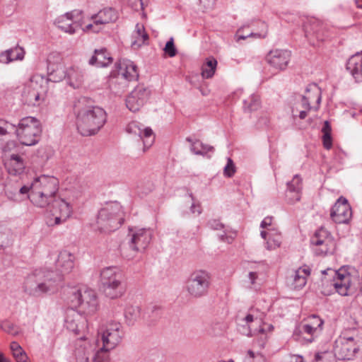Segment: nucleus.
Listing matches in <instances>:
<instances>
[{"label": "nucleus", "instance_id": "obj_1", "mask_svg": "<svg viewBox=\"0 0 362 362\" xmlns=\"http://www.w3.org/2000/svg\"><path fill=\"white\" fill-rule=\"evenodd\" d=\"M59 181L54 177L41 175L35 178L30 185H24L19 189V194L25 195L31 203L39 208H47L49 226L64 223L72 214V207L62 199H57Z\"/></svg>", "mask_w": 362, "mask_h": 362}, {"label": "nucleus", "instance_id": "obj_2", "mask_svg": "<svg viewBox=\"0 0 362 362\" xmlns=\"http://www.w3.org/2000/svg\"><path fill=\"white\" fill-rule=\"evenodd\" d=\"M75 257L69 251L60 252L56 262L57 271L36 270L25 282V291L30 295L39 296L57 290L63 276L71 272L74 267Z\"/></svg>", "mask_w": 362, "mask_h": 362}, {"label": "nucleus", "instance_id": "obj_3", "mask_svg": "<svg viewBox=\"0 0 362 362\" xmlns=\"http://www.w3.org/2000/svg\"><path fill=\"white\" fill-rule=\"evenodd\" d=\"M86 98H80L75 105L78 110L76 125L82 136L95 134L105 124L107 119L105 111L98 106H82L87 103Z\"/></svg>", "mask_w": 362, "mask_h": 362}, {"label": "nucleus", "instance_id": "obj_4", "mask_svg": "<svg viewBox=\"0 0 362 362\" xmlns=\"http://www.w3.org/2000/svg\"><path fill=\"white\" fill-rule=\"evenodd\" d=\"M124 221L122 206L117 202L108 203L102 208L96 220L97 229L110 233L119 228Z\"/></svg>", "mask_w": 362, "mask_h": 362}, {"label": "nucleus", "instance_id": "obj_5", "mask_svg": "<svg viewBox=\"0 0 362 362\" xmlns=\"http://www.w3.org/2000/svg\"><path fill=\"white\" fill-rule=\"evenodd\" d=\"M100 280L103 291L107 297L116 298L120 297L124 288L122 284L124 279L121 270L116 267H109L102 270Z\"/></svg>", "mask_w": 362, "mask_h": 362}, {"label": "nucleus", "instance_id": "obj_6", "mask_svg": "<svg viewBox=\"0 0 362 362\" xmlns=\"http://www.w3.org/2000/svg\"><path fill=\"white\" fill-rule=\"evenodd\" d=\"M212 283V276L205 269H196L192 272L185 282V291L193 298H200L206 296Z\"/></svg>", "mask_w": 362, "mask_h": 362}, {"label": "nucleus", "instance_id": "obj_7", "mask_svg": "<svg viewBox=\"0 0 362 362\" xmlns=\"http://www.w3.org/2000/svg\"><path fill=\"white\" fill-rule=\"evenodd\" d=\"M21 144L33 146L38 143L42 127L39 120L33 117L22 118L14 131Z\"/></svg>", "mask_w": 362, "mask_h": 362}, {"label": "nucleus", "instance_id": "obj_8", "mask_svg": "<svg viewBox=\"0 0 362 362\" xmlns=\"http://www.w3.org/2000/svg\"><path fill=\"white\" fill-rule=\"evenodd\" d=\"M47 81L42 77L31 79L22 92L23 100L28 105L39 106L47 97Z\"/></svg>", "mask_w": 362, "mask_h": 362}, {"label": "nucleus", "instance_id": "obj_9", "mask_svg": "<svg viewBox=\"0 0 362 362\" xmlns=\"http://www.w3.org/2000/svg\"><path fill=\"white\" fill-rule=\"evenodd\" d=\"M122 326L119 322H112L108 325L107 329L103 332L101 339L103 347L97 352L95 358L98 361L103 360L101 356L103 352H107L117 346L123 337Z\"/></svg>", "mask_w": 362, "mask_h": 362}, {"label": "nucleus", "instance_id": "obj_10", "mask_svg": "<svg viewBox=\"0 0 362 362\" xmlns=\"http://www.w3.org/2000/svg\"><path fill=\"white\" fill-rule=\"evenodd\" d=\"M359 350V346L352 337H340L335 341L334 356L339 360H351Z\"/></svg>", "mask_w": 362, "mask_h": 362}, {"label": "nucleus", "instance_id": "obj_11", "mask_svg": "<svg viewBox=\"0 0 362 362\" xmlns=\"http://www.w3.org/2000/svg\"><path fill=\"white\" fill-rule=\"evenodd\" d=\"M322 274H329L333 278L330 285L339 295L342 296L349 295V290L351 284L350 274L342 269L336 271L332 269L324 270Z\"/></svg>", "mask_w": 362, "mask_h": 362}, {"label": "nucleus", "instance_id": "obj_12", "mask_svg": "<svg viewBox=\"0 0 362 362\" xmlns=\"http://www.w3.org/2000/svg\"><path fill=\"white\" fill-rule=\"evenodd\" d=\"M311 244L318 246V255H327L335 249V242L331 233L324 227L317 229L310 240Z\"/></svg>", "mask_w": 362, "mask_h": 362}, {"label": "nucleus", "instance_id": "obj_13", "mask_svg": "<svg viewBox=\"0 0 362 362\" xmlns=\"http://www.w3.org/2000/svg\"><path fill=\"white\" fill-rule=\"evenodd\" d=\"M291 58V52L286 49H273L266 56L267 62L274 69L285 70Z\"/></svg>", "mask_w": 362, "mask_h": 362}, {"label": "nucleus", "instance_id": "obj_14", "mask_svg": "<svg viewBox=\"0 0 362 362\" xmlns=\"http://www.w3.org/2000/svg\"><path fill=\"white\" fill-rule=\"evenodd\" d=\"M331 218L337 223H347L352 217L351 208L348 200L340 197L333 207L330 213Z\"/></svg>", "mask_w": 362, "mask_h": 362}, {"label": "nucleus", "instance_id": "obj_15", "mask_svg": "<svg viewBox=\"0 0 362 362\" xmlns=\"http://www.w3.org/2000/svg\"><path fill=\"white\" fill-rule=\"evenodd\" d=\"M150 93V90L143 85L136 86L126 99L127 107L134 112L139 111L148 100Z\"/></svg>", "mask_w": 362, "mask_h": 362}, {"label": "nucleus", "instance_id": "obj_16", "mask_svg": "<svg viewBox=\"0 0 362 362\" xmlns=\"http://www.w3.org/2000/svg\"><path fill=\"white\" fill-rule=\"evenodd\" d=\"M81 11L75 10L58 17L54 24L62 30L69 34L74 33L80 28L78 21L80 20Z\"/></svg>", "mask_w": 362, "mask_h": 362}, {"label": "nucleus", "instance_id": "obj_17", "mask_svg": "<svg viewBox=\"0 0 362 362\" xmlns=\"http://www.w3.org/2000/svg\"><path fill=\"white\" fill-rule=\"evenodd\" d=\"M323 323V320L320 317L313 315L308 318L307 323L299 327L301 333L309 335L308 338L304 337L307 342L311 343L313 341L315 337L321 332Z\"/></svg>", "mask_w": 362, "mask_h": 362}, {"label": "nucleus", "instance_id": "obj_18", "mask_svg": "<svg viewBox=\"0 0 362 362\" xmlns=\"http://www.w3.org/2000/svg\"><path fill=\"white\" fill-rule=\"evenodd\" d=\"M151 236L152 234L149 230L139 229L132 234L129 246L134 251L143 252L148 246Z\"/></svg>", "mask_w": 362, "mask_h": 362}, {"label": "nucleus", "instance_id": "obj_19", "mask_svg": "<svg viewBox=\"0 0 362 362\" xmlns=\"http://www.w3.org/2000/svg\"><path fill=\"white\" fill-rule=\"evenodd\" d=\"M80 301H81V304L79 305L80 312L86 314H92L97 310L98 300L96 294L93 290L83 288Z\"/></svg>", "mask_w": 362, "mask_h": 362}, {"label": "nucleus", "instance_id": "obj_20", "mask_svg": "<svg viewBox=\"0 0 362 362\" xmlns=\"http://www.w3.org/2000/svg\"><path fill=\"white\" fill-rule=\"evenodd\" d=\"M4 166L9 175H21L25 168V162L23 157L19 154L9 155L8 158L4 160Z\"/></svg>", "mask_w": 362, "mask_h": 362}, {"label": "nucleus", "instance_id": "obj_21", "mask_svg": "<svg viewBox=\"0 0 362 362\" xmlns=\"http://www.w3.org/2000/svg\"><path fill=\"white\" fill-rule=\"evenodd\" d=\"M117 18V14L114 9L107 8L100 10L91 17V19L94 21L95 27H97L93 30V33H98L102 29V25L114 22Z\"/></svg>", "mask_w": 362, "mask_h": 362}, {"label": "nucleus", "instance_id": "obj_22", "mask_svg": "<svg viewBox=\"0 0 362 362\" xmlns=\"http://www.w3.org/2000/svg\"><path fill=\"white\" fill-rule=\"evenodd\" d=\"M118 66L121 80L127 82L137 80L139 78L137 66L133 62L124 59L119 62Z\"/></svg>", "mask_w": 362, "mask_h": 362}, {"label": "nucleus", "instance_id": "obj_23", "mask_svg": "<svg viewBox=\"0 0 362 362\" xmlns=\"http://www.w3.org/2000/svg\"><path fill=\"white\" fill-rule=\"evenodd\" d=\"M361 52L352 55L346 63V70L351 74L356 82L362 81V57Z\"/></svg>", "mask_w": 362, "mask_h": 362}, {"label": "nucleus", "instance_id": "obj_24", "mask_svg": "<svg viewBox=\"0 0 362 362\" xmlns=\"http://www.w3.org/2000/svg\"><path fill=\"white\" fill-rule=\"evenodd\" d=\"M52 54L47 58L48 80L54 83L65 81L68 68L61 64L51 62Z\"/></svg>", "mask_w": 362, "mask_h": 362}, {"label": "nucleus", "instance_id": "obj_25", "mask_svg": "<svg viewBox=\"0 0 362 362\" xmlns=\"http://www.w3.org/2000/svg\"><path fill=\"white\" fill-rule=\"evenodd\" d=\"M112 60V57L107 49L101 48L95 50L94 54L89 60V64L98 67H105L110 64Z\"/></svg>", "mask_w": 362, "mask_h": 362}, {"label": "nucleus", "instance_id": "obj_26", "mask_svg": "<svg viewBox=\"0 0 362 362\" xmlns=\"http://www.w3.org/2000/svg\"><path fill=\"white\" fill-rule=\"evenodd\" d=\"M84 76L81 70L76 67H69L67 69L65 81L71 88L76 89L83 83Z\"/></svg>", "mask_w": 362, "mask_h": 362}, {"label": "nucleus", "instance_id": "obj_27", "mask_svg": "<svg viewBox=\"0 0 362 362\" xmlns=\"http://www.w3.org/2000/svg\"><path fill=\"white\" fill-rule=\"evenodd\" d=\"M321 27L319 22L316 20H313L310 23L305 25L304 30L305 35L310 42V43L315 44L313 37H315L317 41H322L324 38L321 34Z\"/></svg>", "mask_w": 362, "mask_h": 362}, {"label": "nucleus", "instance_id": "obj_28", "mask_svg": "<svg viewBox=\"0 0 362 362\" xmlns=\"http://www.w3.org/2000/svg\"><path fill=\"white\" fill-rule=\"evenodd\" d=\"M25 51L22 47H16L0 53V62L8 64L15 60H22Z\"/></svg>", "mask_w": 362, "mask_h": 362}, {"label": "nucleus", "instance_id": "obj_29", "mask_svg": "<svg viewBox=\"0 0 362 362\" xmlns=\"http://www.w3.org/2000/svg\"><path fill=\"white\" fill-rule=\"evenodd\" d=\"M81 290L82 288L76 287L69 288L65 290L64 292L67 296L66 300L71 309L79 308V305L81 304V301H80Z\"/></svg>", "mask_w": 362, "mask_h": 362}, {"label": "nucleus", "instance_id": "obj_30", "mask_svg": "<svg viewBox=\"0 0 362 362\" xmlns=\"http://www.w3.org/2000/svg\"><path fill=\"white\" fill-rule=\"evenodd\" d=\"M217 66V61L214 57L207 58L206 62L202 67V75L203 78H210L215 73Z\"/></svg>", "mask_w": 362, "mask_h": 362}, {"label": "nucleus", "instance_id": "obj_31", "mask_svg": "<svg viewBox=\"0 0 362 362\" xmlns=\"http://www.w3.org/2000/svg\"><path fill=\"white\" fill-rule=\"evenodd\" d=\"M134 37L136 38V40L132 42V45H137L138 47H140L141 45L144 44L145 42L148 39V35L145 32L143 25H140L139 23L136 24Z\"/></svg>", "mask_w": 362, "mask_h": 362}, {"label": "nucleus", "instance_id": "obj_32", "mask_svg": "<svg viewBox=\"0 0 362 362\" xmlns=\"http://www.w3.org/2000/svg\"><path fill=\"white\" fill-rule=\"evenodd\" d=\"M260 105L259 96L255 94L251 95L243 100V108L245 111L252 112L257 110Z\"/></svg>", "mask_w": 362, "mask_h": 362}, {"label": "nucleus", "instance_id": "obj_33", "mask_svg": "<svg viewBox=\"0 0 362 362\" xmlns=\"http://www.w3.org/2000/svg\"><path fill=\"white\" fill-rule=\"evenodd\" d=\"M214 148L212 146L203 144L199 141H196L191 146V151L197 155H204L208 152H213Z\"/></svg>", "mask_w": 362, "mask_h": 362}, {"label": "nucleus", "instance_id": "obj_34", "mask_svg": "<svg viewBox=\"0 0 362 362\" xmlns=\"http://www.w3.org/2000/svg\"><path fill=\"white\" fill-rule=\"evenodd\" d=\"M140 310L139 307L129 306L125 309L124 317L128 325H133L139 318Z\"/></svg>", "mask_w": 362, "mask_h": 362}, {"label": "nucleus", "instance_id": "obj_35", "mask_svg": "<svg viewBox=\"0 0 362 362\" xmlns=\"http://www.w3.org/2000/svg\"><path fill=\"white\" fill-rule=\"evenodd\" d=\"M142 136L140 137L143 139L144 148H148L154 141L155 136L150 127H142Z\"/></svg>", "mask_w": 362, "mask_h": 362}, {"label": "nucleus", "instance_id": "obj_36", "mask_svg": "<svg viewBox=\"0 0 362 362\" xmlns=\"http://www.w3.org/2000/svg\"><path fill=\"white\" fill-rule=\"evenodd\" d=\"M19 145L15 141H9L3 148V158H8L9 155L18 154L17 153Z\"/></svg>", "mask_w": 362, "mask_h": 362}, {"label": "nucleus", "instance_id": "obj_37", "mask_svg": "<svg viewBox=\"0 0 362 362\" xmlns=\"http://www.w3.org/2000/svg\"><path fill=\"white\" fill-rule=\"evenodd\" d=\"M142 127L143 124H140L138 122L133 121L128 124V125L126 127V131L128 134L136 135L139 136V137H141Z\"/></svg>", "mask_w": 362, "mask_h": 362}, {"label": "nucleus", "instance_id": "obj_38", "mask_svg": "<svg viewBox=\"0 0 362 362\" xmlns=\"http://www.w3.org/2000/svg\"><path fill=\"white\" fill-rule=\"evenodd\" d=\"M78 319L68 316L65 320V326L70 332L75 334H78L81 332L79 325L77 323Z\"/></svg>", "mask_w": 362, "mask_h": 362}, {"label": "nucleus", "instance_id": "obj_39", "mask_svg": "<svg viewBox=\"0 0 362 362\" xmlns=\"http://www.w3.org/2000/svg\"><path fill=\"white\" fill-rule=\"evenodd\" d=\"M120 78L118 77L116 81H112L110 86L112 92L115 95H120L122 94L127 87V82L118 81Z\"/></svg>", "mask_w": 362, "mask_h": 362}, {"label": "nucleus", "instance_id": "obj_40", "mask_svg": "<svg viewBox=\"0 0 362 362\" xmlns=\"http://www.w3.org/2000/svg\"><path fill=\"white\" fill-rule=\"evenodd\" d=\"M302 189V180L296 175L291 182L287 183V190L301 192Z\"/></svg>", "mask_w": 362, "mask_h": 362}, {"label": "nucleus", "instance_id": "obj_41", "mask_svg": "<svg viewBox=\"0 0 362 362\" xmlns=\"http://www.w3.org/2000/svg\"><path fill=\"white\" fill-rule=\"evenodd\" d=\"M1 328L5 332L12 335H16L19 332L18 327L9 321L3 322L1 325Z\"/></svg>", "mask_w": 362, "mask_h": 362}, {"label": "nucleus", "instance_id": "obj_42", "mask_svg": "<svg viewBox=\"0 0 362 362\" xmlns=\"http://www.w3.org/2000/svg\"><path fill=\"white\" fill-rule=\"evenodd\" d=\"M16 125L8 122L1 120L0 121V136L8 134L11 131H15Z\"/></svg>", "mask_w": 362, "mask_h": 362}, {"label": "nucleus", "instance_id": "obj_43", "mask_svg": "<svg viewBox=\"0 0 362 362\" xmlns=\"http://www.w3.org/2000/svg\"><path fill=\"white\" fill-rule=\"evenodd\" d=\"M306 284V279L296 270L293 275V286L296 289L301 288Z\"/></svg>", "mask_w": 362, "mask_h": 362}, {"label": "nucleus", "instance_id": "obj_44", "mask_svg": "<svg viewBox=\"0 0 362 362\" xmlns=\"http://www.w3.org/2000/svg\"><path fill=\"white\" fill-rule=\"evenodd\" d=\"M281 238L280 235H278L273 238L269 235V238L267 240L266 245L267 248L269 250H274L276 247H279L281 245Z\"/></svg>", "mask_w": 362, "mask_h": 362}, {"label": "nucleus", "instance_id": "obj_45", "mask_svg": "<svg viewBox=\"0 0 362 362\" xmlns=\"http://www.w3.org/2000/svg\"><path fill=\"white\" fill-rule=\"evenodd\" d=\"M164 52L170 57H173L177 54V49L175 47L173 38L171 37L165 44Z\"/></svg>", "mask_w": 362, "mask_h": 362}, {"label": "nucleus", "instance_id": "obj_46", "mask_svg": "<svg viewBox=\"0 0 362 362\" xmlns=\"http://www.w3.org/2000/svg\"><path fill=\"white\" fill-rule=\"evenodd\" d=\"M286 200L289 204H294L300 199V192L286 190Z\"/></svg>", "mask_w": 362, "mask_h": 362}, {"label": "nucleus", "instance_id": "obj_47", "mask_svg": "<svg viewBox=\"0 0 362 362\" xmlns=\"http://www.w3.org/2000/svg\"><path fill=\"white\" fill-rule=\"evenodd\" d=\"M189 197L192 200V204L190 206V211L192 214H197V216L200 215L202 212V209L199 202L196 203L194 197L192 192L189 193Z\"/></svg>", "mask_w": 362, "mask_h": 362}, {"label": "nucleus", "instance_id": "obj_48", "mask_svg": "<svg viewBox=\"0 0 362 362\" xmlns=\"http://www.w3.org/2000/svg\"><path fill=\"white\" fill-rule=\"evenodd\" d=\"M235 172V168L231 158H228V162L224 168V175L228 177H232Z\"/></svg>", "mask_w": 362, "mask_h": 362}, {"label": "nucleus", "instance_id": "obj_49", "mask_svg": "<svg viewBox=\"0 0 362 362\" xmlns=\"http://www.w3.org/2000/svg\"><path fill=\"white\" fill-rule=\"evenodd\" d=\"M223 331L222 325L219 322L214 323L207 329L209 334L216 336L221 334Z\"/></svg>", "mask_w": 362, "mask_h": 362}, {"label": "nucleus", "instance_id": "obj_50", "mask_svg": "<svg viewBox=\"0 0 362 362\" xmlns=\"http://www.w3.org/2000/svg\"><path fill=\"white\" fill-rule=\"evenodd\" d=\"M9 233L0 231V247H7L10 244Z\"/></svg>", "mask_w": 362, "mask_h": 362}, {"label": "nucleus", "instance_id": "obj_51", "mask_svg": "<svg viewBox=\"0 0 362 362\" xmlns=\"http://www.w3.org/2000/svg\"><path fill=\"white\" fill-rule=\"evenodd\" d=\"M323 146L326 149H330L332 146V140L331 134L325 133L323 134L322 136Z\"/></svg>", "mask_w": 362, "mask_h": 362}, {"label": "nucleus", "instance_id": "obj_52", "mask_svg": "<svg viewBox=\"0 0 362 362\" xmlns=\"http://www.w3.org/2000/svg\"><path fill=\"white\" fill-rule=\"evenodd\" d=\"M208 226L213 230H221L223 228V224L217 219H211L209 221Z\"/></svg>", "mask_w": 362, "mask_h": 362}, {"label": "nucleus", "instance_id": "obj_53", "mask_svg": "<svg viewBox=\"0 0 362 362\" xmlns=\"http://www.w3.org/2000/svg\"><path fill=\"white\" fill-rule=\"evenodd\" d=\"M20 353H16L13 354V357L15 358L17 362H28V356L25 352L22 349V351H19Z\"/></svg>", "mask_w": 362, "mask_h": 362}, {"label": "nucleus", "instance_id": "obj_54", "mask_svg": "<svg viewBox=\"0 0 362 362\" xmlns=\"http://www.w3.org/2000/svg\"><path fill=\"white\" fill-rule=\"evenodd\" d=\"M199 3L204 9H209L212 8L214 0H199Z\"/></svg>", "mask_w": 362, "mask_h": 362}, {"label": "nucleus", "instance_id": "obj_55", "mask_svg": "<svg viewBox=\"0 0 362 362\" xmlns=\"http://www.w3.org/2000/svg\"><path fill=\"white\" fill-rule=\"evenodd\" d=\"M11 349L13 353V355L18 352L19 354V351H22V347L18 344V343L16 341H13L11 344Z\"/></svg>", "mask_w": 362, "mask_h": 362}, {"label": "nucleus", "instance_id": "obj_56", "mask_svg": "<svg viewBox=\"0 0 362 362\" xmlns=\"http://www.w3.org/2000/svg\"><path fill=\"white\" fill-rule=\"evenodd\" d=\"M310 99V97L308 96V97H306V96H303L302 97V107L304 110H310L311 107H310V103H309V100Z\"/></svg>", "mask_w": 362, "mask_h": 362}, {"label": "nucleus", "instance_id": "obj_57", "mask_svg": "<svg viewBox=\"0 0 362 362\" xmlns=\"http://www.w3.org/2000/svg\"><path fill=\"white\" fill-rule=\"evenodd\" d=\"M272 217L267 216V217L264 218L260 224V227L262 228H265L267 226H270L272 225Z\"/></svg>", "mask_w": 362, "mask_h": 362}, {"label": "nucleus", "instance_id": "obj_58", "mask_svg": "<svg viewBox=\"0 0 362 362\" xmlns=\"http://www.w3.org/2000/svg\"><path fill=\"white\" fill-rule=\"evenodd\" d=\"M265 326H267V329L269 330V331H272L273 329V326L272 325H266V324H263L262 325H261L259 327V329L258 330H255V332H257L258 333H264L265 331H266V328H265Z\"/></svg>", "mask_w": 362, "mask_h": 362}, {"label": "nucleus", "instance_id": "obj_59", "mask_svg": "<svg viewBox=\"0 0 362 362\" xmlns=\"http://www.w3.org/2000/svg\"><path fill=\"white\" fill-rule=\"evenodd\" d=\"M132 0H129V2H131ZM143 0H134V2L132 3V6L133 8L138 10L139 8L143 9Z\"/></svg>", "mask_w": 362, "mask_h": 362}, {"label": "nucleus", "instance_id": "obj_60", "mask_svg": "<svg viewBox=\"0 0 362 362\" xmlns=\"http://www.w3.org/2000/svg\"><path fill=\"white\" fill-rule=\"evenodd\" d=\"M306 92L315 91L317 94H319V88L316 84H310L306 87Z\"/></svg>", "mask_w": 362, "mask_h": 362}, {"label": "nucleus", "instance_id": "obj_61", "mask_svg": "<svg viewBox=\"0 0 362 362\" xmlns=\"http://www.w3.org/2000/svg\"><path fill=\"white\" fill-rule=\"evenodd\" d=\"M298 273L302 274L305 279L310 275V270L309 268H299L298 269Z\"/></svg>", "mask_w": 362, "mask_h": 362}, {"label": "nucleus", "instance_id": "obj_62", "mask_svg": "<svg viewBox=\"0 0 362 362\" xmlns=\"http://www.w3.org/2000/svg\"><path fill=\"white\" fill-rule=\"evenodd\" d=\"M244 320L247 323H250L254 321L258 320V318L257 317H255L253 314H248L245 316Z\"/></svg>", "mask_w": 362, "mask_h": 362}, {"label": "nucleus", "instance_id": "obj_63", "mask_svg": "<svg viewBox=\"0 0 362 362\" xmlns=\"http://www.w3.org/2000/svg\"><path fill=\"white\" fill-rule=\"evenodd\" d=\"M322 131L323 134H325V133L331 134L332 129H331V126H330L329 122H327V121L325 122V124H324Z\"/></svg>", "mask_w": 362, "mask_h": 362}, {"label": "nucleus", "instance_id": "obj_64", "mask_svg": "<svg viewBox=\"0 0 362 362\" xmlns=\"http://www.w3.org/2000/svg\"><path fill=\"white\" fill-rule=\"evenodd\" d=\"M248 277L252 284H253L257 278V274L255 272H250L248 274Z\"/></svg>", "mask_w": 362, "mask_h": 362}]
</instances>
